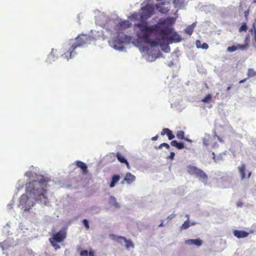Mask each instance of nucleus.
I'll return each mask as SVG.
<instances>
[{"label":"nucleus","instance_id":"2eb2a0df","mask_svg":"<svg viewBox=\"0 0 256 256\" xmlns=\"http://www.w3.org/2000/svg\"><path fill=\"white\" fill-rule=\"evenodd\" d=\"M76 166L82 170L84 174H86L88 173V166L84 162L81 161H77L76 162Z\"/></svg>","mask_w":256,"mask_h":256},{"label":"nucleus","instance_id":"9b49d317","mask_svg":"<svg viewBox=\"0 0 256 256\" xmlns=\"http://www.w3.org/2000/svg\"><path fill=\"white\" fill-rule=\"evenodd\" d=\"M233 234L234 236L238 238H246L249 234L248 232L240 230H234L233 232Z\"/></svg>","mask_w":256,"mask_h":256},{"label":"nucleus","instance_id":"e433bc0d","mask_svg":"<svg viewBox=\"0 0 256 256\" xmlns=\"http://www.w3.org/2000/svg\"><path fill=\"white\" fill-rule=\"evenodd\" d=\"M193 240L194 239L188 240L186 241V243L188 244H193Z\"/></svg>","mask_w":256,"mask_h":256},{"label":"nucleus","instance_id":"6ab92c4d","mask_svg":"<svg viewBox=\"0 0 256 256\" xmlns=\"http://www.w3.org/2000/svg\"><path fill=\"white\" fill-rule=\"evenodd\" d=\"M57 50L54 48L52 49L50 54H49L48 58L46 59V61L48 62H50L52 61H54L55 60V57H57L56 54Z\"/></svg>","mask_w":256,"mask_h":256},{"label":"nucleus","instance_id":"864d4df0","mask_svg":"<svg viewBox=\"0 0 256 256\" xmlns=\"http://www.w3.org/2000/svg\"><path fill=\"white\" fill-rule=\"evenodd\" d=\"M253 2L254 3H256V0H254Z\"/></svg>","mask_w":256,"mask_h":256},{"label":"nucleus","instance_id":"a211bd4d","mask_svg":"<svg viewBox=\"0 0 256 256\" xmlns=\"http://www.w3.org/2000/svg\"><path fill=\"white\" fill-rule=\"evenodd\" d=\"M246 169V166L245 164H243L240 166H238V170L240 174V176L242 179H244L246 178L245 172Z\"/></svg>","mask_w":256,"mask_h":256},{"label":"nucleus","instance_id":"c9c22d12","mask_svg":"<svg viewBox=\"0 0 256 256\" xmlns=\"http://www.w3.org/2000/svg\"><path fill=\"white\" fill-rule=\"evenodd\" d=\"M178 142L176 140H173L172 141H171L170 142V145L172 146H174L176 148V145L178 144Z\"/></svg>","mask_w":256,"mask_h":256},{"label":"nucleus","instance_id":"c85d7f7f","mask_svg":"<svg viewBox=\"0 0 256 256\" xmlns=\"http://www.w3.org/2000/svg\"><path fill=\"white\" fill-rule=\"evenodd\" d=\"M248 30V26L246 22H243L241 26L239 28V32H246Z\"/></svg>","mask_w":256,"mask_h":256},{"label":"nucleus","instance_id":"58836bf2","mask_svg":"<svg viewBox=\"0 0 256 256\" xmlns=\"http://www.w3.org/2000/svg\"><path fill=\"white\" fill-rule=\"evenodd\" d=\"M249 12H250L249 10H247L244 12V16H245L246 20L248 19V14H249Z\"/></svg>","mask_w":256,"mask_h":256},{"label":"nucleus","instance_id":"2f4dec72","mask_svg":"<svg viewBox=\"0 0 256 256\" xmlns=\"http://www.w3.org/2000/svg\"><path fill=\"white\" fill-rule=\"evenodd\" d=\"M185 0H174V4L176 6H181L184 2Z\"/></svg>","mask_w":256,"mask_h":256},{"label":"nucleus","instance_id":"f8f14e48","mask_svg":"<svg viewBox=\"0 0 256 256\" xmlns=\"http://www.w3.org/2000/svg\"><path fill=\"white\" fill-rule=\"evenodd\" d=\"M196 176L201 180L203 182H206L208 180V176L201 169H198Z\"/></svg>","mask_w":256,"mask_h":256},{"label":"nucleus","instance_id":"603ef678","mask_svg":"<svg viewBox=\"0 0 256 256\" xmlns=\"http://www.w3.org/2000/svg\"><path fill=\"white\" fill-rule=\"evenodd\" d=\"M162 146H161V144H160L158 146V148H162Z\"/></svg>","mask_w":256,"mask_h":256},{"label":"nucleus","instance_id":"cd10ccee","mask_svg":"<svg viewBox=\"0 0 256 256\" xmlns=\"http://www.w3.org/2000/svg\"><path fill=\"white\" fill-rule=\"evenodd\" d=\"M200 40H198L196 42V46L198 48H201L202 49L206 50L208 48V45L206 43H203L201 46H198V44H200Z\"/></svg>","mask_w":256,"mask_h":256},{"label":"nucleus","instance_id":"8fccbe9b","mask_svg":"<svg viewBox=\"0 0 256 256\" xmlns=\"http://www.w3.org/2000/svg\"><path fill=\"white\" fill-rule=\"evenodd\" d=\"M251 174H252V172H248V176H247V178H250V176H251Z\"/></svg>","mask_w":256,"mask_h":256},{"label":"nucleus","instance_id":"a18cd8bd","mask_svg":"<svg viewBox=\"0 0 256 256\" xmlns=\"http://www.w3.org/2000/svg\"><path fill=\"white\" fill-rule=\"evenodd\" d=\"M88 255L89 256H94V253L92 251H90L89 253L88 252Z\"/></svg>","mask_w":256,"mask_h":256},{"label":"nucleus","instance_id":"423d86ee","mask_svg":"<svg viewBox=\"0 0 256 256\" xmlns=\"http://www.w3.org/2000/svg\"><path fill=\"white\" fill-rule=\"evenodd\" d=\"M126 35L122 34L121 36L120 34H118L112 42L114 48L118 49L122 48V44L126 42Z\"/></svg>","mask_w":256,"mask_h":256},{"label":"nucleus","instance_id":"f3484780","mask_svg":"<svg viewBox=\"0 0 256 256\" xmlns=\"http://www.w3.org/2000/svg\"><path fill=\"white\" fill-rule=\"evenodd\" d=\"M120 176L118 174H114L112 177V180L110 184V188H114L116 184L120 180Z\"/></svg>","mask_w":256,"mask_h":256},{"label":"nucleus","instance_id":"20e7f679","mask_svg":"<svg viewBox=\"0 0 256 256\" xmlns=\"http://www.w3.org/2000/svg\"><path fill=\"white\" fill-rule=\"evenodd\" d=\"M76 40V42L75 44H73L75 47H76V48H77L78 47L82 46L85 44L90 43L91 40V38L88 35L82 34L78 36Z\"/></svg>","mask_w":256,"mask_h":256},{"label":"nucleus","instance_id":"72a5a7b5","mask_svg":"<svg viewBox=\"0 0 256 256\" xmlns=\"http://www.w3.org/2000/svg\"><path fill=\"white\" fill-rule=\"evenodd\" d=\"M83 224L87 230H88L90 228L88 222L87 220H86V219L84 220Z\"/></svg>","mask_w":256,"mask_h":256},{"label":"nucleus","instance_id":"6e6552de","mask_svg":"<svg viewBox=\"0 0 256 256\" xmlns=\"http://www.w3.org/2000/svg\"><path fill=\"white\" fill-rule=\"evenodd\" d=\"M136 178V176L130 172H126L123 180L122 181L121 184H124L126 182L127 184H130L135 181Z\"/></svg>","mask_w":256,"mask_h":256},{"label":"nucleus","instance_id":"3c124183","mask_svg":"<svg viewBox=\"0 0 256 256\" xmlns=\"http://www.w3.org/2000/svg\"><path fill=\"white\" fill-rule=\"evenodd\" d=\"M230 88H231V87H230V86H228V87L227 88H226V90H227L228 91V90H230Z\"/></svg>","mask_w":256,"mask_h":256},{"label":"nucleus","instance_id":"37998d69","mask_svg":"<svg viewBox=\"0 0 256 256\" xmlns=\"http://www.w3.org/2000/svg\"><path fill=\"white\" fill-rule=\"evenodd\" d=\"M158 135H156V136H154L152 137V140H153V141H155V140H158Z\"/></svg>","mask_w":256,"mask_h":256},{"label":"nucleus","instance_id":"f704fd0d","mask_svg":"<svg viewBox=\"0 0 256 256\" xmlns=\"http://www.w3.org/2000/svg\"><path fill=\"white\" fill-rule=\"evenodd\" d=\"M81 256H88V251L87 250H82L80 252Z\"/></svg>","mask_w":256,"mask_h":256},{"label":"nucleus","instance_id":"4468645a","mask_svg":"<svg viewBox=\"0 0 256 256\" xmlns=\"http://www.w3.org/2000/svg\"><path fill=\"white\" fill-rule=\"evenodd\" d=\"M160 134L164 136L166 134L168 140H172L174 138V136L172 132L168 128H164L161 132Z\"/></svg>","mask_w":256,"mask_h":256},{"label":"nucleus","instance_id":"5701e85b","mask_svg":"<svg viewBox=\"0 0 256 256\" xmlns=\"http://www.w3.org/2000/svg\"><path fill=\"white\" fill-rule=\"evenodd\" d=\"M194 224L193 223L192 224H190L188 220L185 221L184 224L180 226V230H186L188 228L190 225H194Z\"/></svg>","mask_w":256,"mask_h":256},{"label":"nucleus","instance_id":"dca6fc26","mask_svg":"<svg viewBox=\"0 0 256 256\" xmlns=\"http://www.w3.org/2000/svg\"><path fill=\"white\" fill-rule=\"evenodd\" d=\"M116 156L118 160L122 163V164H125L128 168L130 169V166L129 163L124 158V156H123L120 152H117L116 154Z\"/></svg>","mask_w":256,"mask_h":256},{"label":"nucleus","instance_id":"9d476101","mask_svg":"<svg viewBox=\"0 0 256 256\" xmlns=\"http://www.w3.org/2000/svg\"><path fill=\"white\" fill-rule=\"evenodd\" d=\"M132 24L128 20L122 21L118 22L116 26L118 30H125L130 28Z\"/></svg>","mask_w":256,"mask_h":256},{"label":"nucleus","instance_id":"6e6d98bb","mask_svg":"<svg viewBox=\"0 0 256 256\" xmlns=\"http://www.w3.org/2000/svg\"><path fill=\"white\" fill-rule=\"evenodd\" d=\"M160 226H162V224H161L160 225Z\"/></svg>","mask_w":256,"mask_h":256},{"label":"nucleus","instance_id":"b1692460","mask_svg":"<svg viewBox=\"0 0 256 256\" xmlns=\"http://www.w3.org/2000/svg\"><path fill=\"white\" fill-rule=\"evenodd\" d=\"M210 139L211 137L210 135L205 136V137L202 139L203 144L206 146H208L210 144Z\"/></svg>","mask_w":256,"mask_h":256},{"label":"nucleus","instance_id":"412c9836","mask_svg":"<svg viewBox=\"0 0 256 256\" xmlns=\"http://www.w3.org/2000/svg\"><path fill=\"white\" fill-rule=\"evenodd\" d=\"M199 168L192 166H189L187 167V171L188 173L192 175H195L196 174Z\"/></svg>","mask_w":256,"mask_h":256},{"label":"nucleus","instance_id":"393cba45","mask_svg":"<svg viewBox=\"0 0 256 256\" xmlns=\"http://www.w3.org/2000/svg\"><path fill=\"white\" fill-rule=\"evenodd\" d=\"M49 242L56 250L60 248V246L58 244V242L52 240H49Z\"/></svg>","mask_w":256,"mask_h":256},{"label":"nucleus","instance_id":"aec40b11","mask_svg":"<svg viewBox=\"0 0 256 256\" xmlns=\"http://www.w3.org/2000/svg\"><path fill=\"white\" fill-rule=\"evenodd\" d=\"M164 2H158V3L156 4V9L162 13H166L168 10L164 8Z\"/></svg>","mask_w":256,"mask_h":256},{"label":"nucleus","instance_id":"f03ea898","mask_svg":"<svg viewBox=\"0 0 256 256\" xmlns=\"http://www.w3.org/2000/svg\"><path fill=\"white\" fill-rule=\"evenodd\" d=\"M50 180L43 176H40L26 184V193L21 196L20 204L25 210H29L34 205V202L30 200L28 194L36 201L46 204L48 202L46 196V188Z\"/></svg>","mask_w":256,"mask_h":256},{"label":"nucleus","instance_id":"1a4fd4ad","mask_svg":"<svg viewBox=\"0 0 256 256\" xmlns=\"http://www.w3.org/2000/svg\"><path fill=\"white\" fill-rule=\"evenodd\" d=\"M142 10L144 15L148 17L150 16L154 12L153 6L148 4H146L144 6H142Z\"/></svg>","mask_w":256,"mask_h":256},{"label":"nucleus","instance_id":"7ed1b4c3","mask_svg":"<svg viewBox=\"0 0 256 256\" xmlns=\"http://www.w3.org/2000/svg\"><path fill=\"white\" fill-rule=\"evenodd\" d=\"M76 48V47H75L73 44H66L64 46V50L66 52H64L62 56L67 60L72 58L76 54L75 52Z\"/></svg>","mask_w":256,"mask_h":256},{"label":"nucleus","instance_id":"a878e982","mask_svg":"<svg viewBox=\"0 0 256 256\" xmlns=\"http://www.w3.org/2000/svg\"><path fill=\"white\" fill-rule=\"evenodd\" d=\"M212 96L211 94H207L204 98L202 100V102L204 103L209 102L211 101Z\"/></svg>","mask_w":256,"mask_h":256},{"label":"nucleus","instance_id":"bb28decb","mask_svg":"<svg viewBox=\"0 0 256 256\" xmlns=\"http://www.w3.org/2000/svg\"><path fill=\"white\" fill-rule=\"evenodd\" d=\"M176 137L180 140H184V132L183 130H179L176 133Z\"/></svg>","mask_w":256,"mask_h":256},{"label":"nucleus","instance_id":"473e14b6","mask_svg":"<svg viewBox=\"0 0 256 256\" xmlns=\"http://www.w3.org/2000/svg\"><path fill=\"white\" fill-rule=\"evenodd\" d=\"M176 148L178 150H182L185 148L184 144L182 142H178Z\"/></svg>","mask_w":256,"mask_h":256},{"label":"nucleus","instance_id":"7c9ffc66","mask_svg":"<svg viewBox=\"0 0 256 256\" xmlns=\"http://www.w3.org/2000/svg\"><path fill=\"white\" fill-rule=\"evenodd\" d=\"M193 244L196 245L198 246H200L202 244V242L198 239L193 240Z\"/></svg>","mask_w":256,"mask_h":256},{"label":"nucleus","instance_id":"c03bdc74","mask_svg":"<svg viewBox=\"0 0 256 256\" xmlns=\"http://www.w3.org/2000/svg\"><path fill=\"white\" fill-rule=\"evenodd\" d=\"M248 79V78H246L244 79H243V80H240V82H239V83L240 84H242L244 82H246V80Z\"/></svg>","mask_w":256,"mask_h":256},{"label":"nucleus","instance_id":"c756f323","mask_svg":"<svg viewBox=\"0 0 256 256\" xmlns=\"http://www.w3.org/2000/svg\"><path fill=\"white\" fill-rule=\"evenodd\" d=\"M194 31V27L189 26L185 30V32L189 35H191Z\"/></svg>","mask_w":256,"mask_h":256},{"label":"nucleus","instance_id":"f257e3e1","mask_svg":"<svg viewBox=\"0 0 256 256\" xmlns=\"http://www.w3.org/2000/svg\"><path fill=\"white\" fill-rule=\"evenodd\" d=\"M174 21L172 18H167L160 20L154 25L148 26L146 22L143 21L134 24V26L139 28L141 32V34H138V39L151 46H154L156 44L154 41L150 40V38L152 33L159 34L162 40L170 43L180 42L181 38L176 32H174L172 28Z\"/></svg>","mask_w":256,"mask_h":256},{"label":"nucleus","instance_id":"49530a36","mask_svg":"<svg viewBox=\"0 0 256 256\" xmlns=\"http://www.w3.org/2000/svg\"><path fill=\"white\" fill-rule=\"evenodd\" d=\"M254 42L256 43V30H254Z\"/></svg>","mask_w":256,"mask_h":256},{"label":"nucleus","instance_id":"79ce46f5","mask_svg":"<svg viewBox=\"0 0 256 256\" xmlns=\"http://www.w3.org/2000/svg\"><path fill=\"white\" fill-rule=\"evenodd\" d=\"M243 205V203L242 202H236V206L238 207H241Z\"/></svg>","mask_w":256,"mask_h":256},{"label":"nucleus","instance_id":"ea45409f","mask_svg":"<svg viewBox=\"0 0 256 256\" xmlns=\"http://www.w3.org/2000/svg\"><path fill=\"white\" fill-rule=\"evenodd\" d=\"M253 30H254V31L255 30H256V23H253L252 26V28H250V31L252 32Z\"/></svg>","mask_w":256,"mask_h":256},{"label":"nucleus","instance_id":"39448f33","mask_svg":"<svg viewBox=\"0 0 256 256\" xmlns=\"http://www.w3.org/2000/svg\"><path fill=\"white\" fill-rule=\"evenodd\" d=\"M66 237V230L65 228H62L60 230L56 233L54 234L52 236L49 238V240H54L60 243L64 240Z\"/></svg>","mask_w":256,"mask_h":256},{"label":"nucleus","instance_id":"de8ad7c7","mask_svg":"<svg viewBox=\"0 0 256 256\" xmlns=\"http://www.w3.org/2000/svg\"><path fill=\"white\" fill-rule=\"evenodd\" d=\"M217 136V138H218V140L220 142H224V141H223V140H222V138H221L219 136Z\"/></svg>","mask_w":256,"mask_h":256},{"label":"nucleus","instance_id":"a19ab883","mask_svg":"<svg viewBox=\"0 0 256 256\" xmlns=\"http://www.w3.org/2000/svg\"><path fill=\"white\" fill-rule=\"evenodd\" d=\"M174 155H175L174 152H171L170 153V156H169V158H170V159H173V158H174Z\"/></svg>","mask_w":256,"mask_h":256},{"label":"nucleus","instance_id":"5fc2aeb1","mask_svg":"<svg viewBox=\"0 0 256 256\" xmlns=\"http://www.w3.org/2000/svg\"><path fill=\"white\" fill-rule=\"evenodd\" d=\"M186 217H188H188H189V216L187 214V215H186Z\"/></svg>","mask_w":256,"mask_h":256},{"label":"nucleus","instance_id":"ddd939ff","mask_svg":"<svg viewBox=\"0 0 256 256\" xmlns=\"http://www.w3.org/2000/svg\"><path fill=\"white\" fill-rule=\"evenodd\" d=\"M114 240H117L118 242H121V241H120L121 240H123L126 242L125 246H126V247L127 248H128L130 247H133L134 246V244L132 243V242L131 241H130V240H127L126 238H124V237L121 236H116L114 238Z\"/></svg>","mask_w":256,"mask_h":256},{"label":"nucleus","instance_id":"0eeeda50","mask_svg":"<svg viewBox=\"0 0 256 256\" xmlns=\"http://www.w3.org/2000/svg\"><path fill=\"white\" fill-rule=\"evenodd\" d=\"M248 44H238L237 45H233L231 46H228L227 48V51L228 52H234L237 50H244L248 48Z\"/></svg>","mask_w":256,"mask_h":256},{"label":"nucleus","instance_id":"4c0bfd02","mask_svg":"<svg viewBox=\"0 0 256 256\" xmlns=\"http://www.w3.org/2000/svg\"><path fill=\"white\" fill-rule=\"evenodd\" d=\"M161 146H164L166 149L170 148V146L168 144L164 142L161 144Z\"/></svg>","mask_w":256,"mask_h":256},{"label":"nucleus","instance_id":"4be33fe9","mask_svg":"<svg viewBox=\"0 0 256 256\" xmlns=\"http://www.w3.org/2000/svg\"><path fill=\"white\" fill-rule=\"evenodd\" d=\"M212 158L214 160V162H218L222 160L223 158L222 156V154H219L218 156H216L214 152H212Z\"/></svg>","mask_w":256,"mask_h":256},{"label":"nucleus","instance_id":"09e8293b","mask_svg":"<svg viewBox=\"0 0 256 256\" xmlns=\"http://www.w3.org/2000/svg\"><path fill=\"white\" fill-rule=\"evenodd\" d=\"M184 140H185L187 141V142H192V140H190L189 138H185L184 139Z\"/></svg>","mask_w":256,"mask_h":256}]
</instances>
